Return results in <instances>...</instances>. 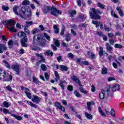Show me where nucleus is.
I'll list each match as a JSON object with an SVG mask.
<instances>
[{
    "mask_svg": "<svg viewBox=\"0 0 124 124\" xmlns=\"http://www.w3.org/2000/svg\"><path fill=\"white\" fill-rule=\"evenodd\" d=\"M0 80L9 82L12 80V76L6 73V72L2 68H0Z\"/></svg>",
    "mask_w": 124,
    "mask_h": 124,
    "instance_id": "1",
    "label": "nucleus"
},
{
    "mask_svg": "<svg viewBox=\"0 0 124 124\" xmlns=\"http://www.w3.org/2000/svg\"><path fill=\"white\" fill-rule=\"evenodd\" d=\"M71 78L72 80H73V81H74V82H76V83H77L80 86L79 91L80 92V93H83L84 94L86 95L89 93V91L85 89H84V88L82 87L81 82H79L80 80H79V78H77V77L75 76H73L72 77H71Z\"/></svg>",
    "mask_w": 124,
    "mask_h": 124,
    "instance_id": "2",
    "label": "nucleus"
},
{
    "mask_svg": "<svg viewBox=\"0 0 124 124\" xmlns=\"http://www.w3.org/2000/svg\"><path fill=\"white\" fill-rule=\"evenodd\" d=\"M34 43L39 44L41 46H44L46 44L45 40L42 38L41 35H36L33 37Z\"/></svg>",
    "mask_w": 124,
    "mask_h": 124,
    "instance_id": "3",
    "label": "nucleus"
},
{
    "mask_svg": "<svg viewBox=\"0 0 124 124\" xmlns=\"http://www.w3.org/2000/svg\"><path fill=\"white\" fill-rule=\"evenodd\" d=\"M92 11L93 14L91 12H90L91 19H95L96 20L100 19V16L99 15H101V12L98 10H95L94 8H92Z\"/></svg>",
    "mask_w": 124,
    "mask_h": 124,
    "instance_id": "4",
    "label": "nucleus"
},
{
    "mask_svg": "<svg viewBox=\"0 0 124 124\" xmlns=\"http://www.w3.org/2000/svg\"><path fill=\"white\" fill-rule=\"evenodd\" d=\"M18 36L21 38H22V37H24V38H22L21 40V45L23 47H28V45L27 44L28 39L26 38V37L27 36L26 33H25V32L23 31H21L18 32Z\"/></svg>",
    "mask_w": 124,
    "mask_h": 124,
    "instance_id": "5",
    "label": "nucleus"
},
{
    "mask_svg": "<svg viewBox=\"0 0 124 124\" xmlns=\"http://www.w3.org/2000/svg\"><path fill=\"white\" fill-rule=\"evenodd\" d=\"M111 93L110 90V87H108L106 91H102L99 94V97L100 99H104L106 97H108L109 95Z\"/></svg>",
    "mask_w": 124,
    "mask_h": 124,
    "instance_id": "6",
    "label": "nucleus"
},
{
    "mask_svg": "<svg viewBox=\"0 0 124 124\" xmlns=\"http://www.w3.org/2000/svg\"><path fill=\"white\" fill-rule=\"evenodd\" d=\"M22 12L23 15L24 16H27V17H30L31 16V8L27 6H24L22 8Z\"/></svg>",
    "mask_w": 124,
    "mask_h": 124,
    "instance_id": "7",
    "label": "nucleus"
},
{
    "mask_svg": "<svg viewBox=\"0 0 124 124\" xmlns=\"http://www.w3.org/2000/svg\"><path fill=\"white\" fill-rule=\"evenodd\" d=\"M9 26L8 27V30L11 31V32H17V30L15 29V24L16 22L13 20L8 21Z\"/></svg>",
    "mask_w": 124,
    "mask_h": 124,
    "instance_id": "8",
    "label": "nucleus"
},
{
    "mask_svg": "<svg viewBox=\"0 0 124 124\" xmlns=\"http://www.w3.org/2000/svg\"><path fill=\"white\" fill-rule=\"evenodd\" d=\"M51 14L53 16L57 17L58 15L62 14V11L57 9L56 8H52L50 10Z\"/></svg>",
    "mask_w": 124,
    "mask_h": 124,
    "instance_id": "9",
    "label": "nucleus"
},
{
    "mask_svg": "<svg viewBox=\"0 0 124 124\" xmlns=\"http://www.w3.org/2000/svg\"><path fill=\"white\" fill-rule=\"evenodd\" d=\"M11 68L14 71H15L16 74L19 75V73H20V66L18 64L12 65Z\"/></svg>",
    "mask_w": 124,
    "mask_h": 124,
    "instance_id": "10",
    "label": "nucleus"
},
{
    "mask_svg": "<svg viewBox=\"0 0 124 124\" xmlns=\"http://www.w3.org/2000/svg\"><path fill=\"white\" fill-rule=\"evenodd\" d=\"M31 99L32 102L36 104H38V103L41 101V98L36 95H33Z\"/></svg>",
    "mask_w": 124,
    "mask_h": 124,
    "instance_id": "11",
    "label": "nucleus"
},
{
    "mask_svg": "<svg viewBox=\"0 0 124 124\" xmlns=\"http://www.w3.org/2000/svg\"><path fill=\"white\" fill-rule=\"evenodd\" d=\"M6 43L4 42L3 44L0 45V54H2L3 51L7 50V47H6Z\"/></svg>",
    "mask_w": 124,
    "mask_h": 124,
    "instance_id": "12",
    "label": "nucleus"
},
{
    "mask_svg": "<svg viewBox=\"0 0 124 124\" xmlns=\"http://www.w3.org/2000/svg\"><path fill=\"white\" fill-rule=\"evenodd\" d=\"M55 106L57 108H58L59 110H62V111H65V108H64V107L61 105V103H60L59 102H56L55 103Z\"/></svg>",
    "mask_w": 124,
    "mask_h": 124,
    "instance_id": "13",
    "label": "nucleus"
},
{
    "mask_svg": "<svg viewBox=\"0 0 124 124\" xmlns=\"http://www.w3.org/2000/svg\"><path fill=\"white\" fill-rule=\"evenodd\" d=\"M17 9H19V7H18V6H15V7L13 8V11L14 13L19 16L21 18H24L23 16H22V15L20 13V12L18 13V11H17Z\"/></svg>",
    "mask_w": 124,
    "mask_h": 124,
    "instance_id": "14",
    "label": "nucleus"
},
{
    "mask_svg": "<svg viewBox=\"0 0 124 124\" xmlns=\"http://www.w3.org/2000/svg\"><path fill=\"white\" fill-rule=\"evenodd\" d=\"M110 87V90H111L112 92H116V91H119L120 89V85L116 84L113 85L111 87L108 86Z\"/></svg>",
    "mask_w": 124,
    "mask_h": 124,
    "instance_id": "15",
    "label": "nucleus"
},
{
    "mask_svg": "<svg viewBox=\"0 0 124 124\" xmlns=\"http://www.w3.org/2000/svg\"><path fill=\"white\" fill-rule=\"evenodd\" d=\"M59 85L62 90H64V85H66V81L65 80H60Z\"/></svg>",
    "mask_w": 124,
    "mask_h": 124,
    "instance_id": "16",
    "label": "nucleus"
},
{
    "mask_svg": "<svg viewBox=\"0 0 124 124\" xmlns=\"http://www.w3.org/2000/svg\"><path fill=\"white\" fill-rule=\"evenodd\" d=\"M116 10L118 11L120 16L121 17H124V14L123 11L122 10V9L120 7H117Z\"/></svg>",
    "mask_w": 124,
    "mask_h": 124,
    "instance_id": "17",
    "label": "nucleus"
},
{
    "mask_svg": "<svg viewBox=\"0 0 124 124\" xmlns=\"http://www.w3.org/2000/svg\"><path fill=\"white\" fill-rule=\"evenodd\" d=\"M92 24H93V25H96V28H98V26L100 25V29H102L103 28V25H102V24H100V22L95 21H92Z\"/></svg>",
    "mask_w": 124,
    "mask_h": 124,
    "instance_id": "18",
    "label": "nucleus"
},
{
    "mask_svg": "<svg viewBox=\"0 0 124 124\" xmlns=\"http://www.w3.org/2000/svg\"><path fill=\"white\" fill-rule=\"evenodd\" d=\"M106 46L108 52H109V53H111V51H112V50H113V47H111V46L108 43L106 44Z\"/></svg>",
    "mask_w": 124,
    "mask_h": 124,
    "instance_id": "19",
    "label": "nucleus"
},
{
    "mask_svg": "<svg viewBox=\"0 0 124 124\" xmlns=\"http://www.w3.org/2000/svg\"><path fill=\"white\" fill-rule=\"evenodd\" d=\"M27 103H28V105H30L31 107H34V108H37L38 106L37 105L33 104V103L29 101H26Z\"/></svg>",
    "mask_w": 124,
    "mask_h": 124,
    "instance_id": "20",
    "label": "nucleus"
},
{
    "mask_svg": "<svg viewBox=\"0 0 124 124\" xmlns=\"http://www.w3.org/2000/svg\"><path fill=\"white\" fill-rule=\"evenodd\" d=\"M51 7H45L44 9H43V13L45 14H47V13L48 12V11H51Z\"/></svg>",
    "mask_w": 124,
    "mask_h": 124,
    "instance_id": "21",
    "label": "nucleus"
},
{
    "mask_svg": "<svg viewBox=\"0 0 124 124\" xmlns=\"http://www.w3.org/2000/svg\"><path fill=\"white\" fill-rule=\"evenodd\" d=\"M85 115L88 120H93V115H92V114L88 112H85Z\"/></svg>",
    "mask_w": 124,
    "mask_h": 124,
    "instance_id": "22",
    "label": "nucleus"
},
{
    "mask_svg": "<svg viewBox=\"0 0 124 124\" xmlns=\"http://www.w3.org/2000/svg\"><path fill=\"white\" fill-rule=\"evenodd\" d=\"M98 111L99 113L101 114V116H103V117H106V115L104 112H103V111H102V109H101V107L98 108Z\"/></svg>",
    "mask_w": 124,
    "mask_h": 124,
    "instance_id": "23",
    "label": "nucleus"
},
{
    "mask_svg": "<svg viewBox=\"0 0 124 124\" xmlns=\"http://www.w3.org/2000/svg\"><path fill=\"white\" fill-rule=\"evenodd\" d=\"M11 116L12 117H14V118H15V119H16L18 121H21V120H22V117H21V116H16V115L13 114H12Z\"/></svg>",
    "mask_w": 124,
    "mask_h": 124,
    "instance_id": "24",
    "label": "nucleus"
},
{
    "mask_svg": "<svg viewBox=\"0 0 124 124\" xmlns=\"http://www.w3.org/2000/svg\"><path fill=\"white\" fill-rule=\"evenodd\" d=\"M87 56H88V57H91V58H92V59H94L95 57V55H94V54H93V52L91 51H89L88 52Z\"/></svg>",
    "mask_w": 124,
    "mask_h": 124,
    "instance_id": "25",
    "label": "nucleus"
},
{
    "mask_svg": "<svg viewBox=\"0 0 124 124\" xmlns=\"http://www.w3.org/2000/svg\"><path fill=\"white\" fill-rule=\"evenodd\" d=\"M53 41L54 42V44L57 46V47H59L60 46V42H59V40H58V39L54 38Z\"/></svg>",
    "mask_w": 124,
    "mask_h": 124,
    "instance_id": "26",
    "label": "nucleus"
},
{
    "mask_svg": "<svg viewBox=\"0 0 124 124\" xmlns=\"http://www.w3.org/2000/svg\"><path fill=\"white\" fill-rule=\"evenodd\" d=\"M13 44H14L13 41H12L11 40L9 41L8 46H9V48H10V49H12V48H13Z\"/></svg>",
    "mask_w": 124,
    "mask_h": 124,
    "instance_id": "27",
    "label": "nucleus"
},
{
    "mask_svg": "<svg viewBox=\"0 0 124 124\" xmlns=\"http://www.w3.org/2000/svg\"><path fill=\"white\" fill-rule=\"evenodd\" d=\"M69 12L71 15V17H73L74 15H76V11L75 10H70Z\"/></svg>",
    "mask_w": 124,
    "mask_h": 124,
    "instance_id": "28",
    "label": "nucleus"
},
{
    "mask_svg": "<svg viewBox=\"0 0 124 124\" xmlns=\"http://www.w3.org/2000/svg\"><path fill=\"white\" fill-rule=\"evenodd\" d=\"M3 106L5 108H8L9 106H10V104L7 101H4L3 103Z\"/></svg>",
    "mask_w": 124,
    "mask_h": 124,
    "instance_id": "29",
    "label": "nucleus"
},
{
    "mask_svg": "<svg viewBox=\"0 0 124 124\" xmlns=\"http://www.w3.org/2000/svg\"><path fill=\"white\" fill-rule=\"evenodd\" d=\"M60 68L62 70V71H67L68 68L67 67L64 65H60Z\"/></svg>",
    "mask_w": 124,
    "mask_h": 124,
    "instance_id": "30",
    "label": "nucleus"
},
{
    "mask_svg": "<svg viewBox=\"0 0 124 124\" xmlns=\"http://www.w3.org/2000/svg\"><path fill=\"white\" fill-rule=\"evenodd\" d=\"M71 37V34H67L66 35V38H65L66 41H67V42L70 41Z\"/></svg>",
    "mask_w": 124,
    "mask_h": 124,
    "instance_id": "31",
    "label": "nucleus"
},
{
    "mask_svg": "<svg viewBox=\"0 0 124 124\" xmlns=\"http://www.w3.org/2000/svg\"><path fill=\"white\" fill-rule=\"evenodd\" d=\"M21 4H22V5H29V4H30V1L28 0H25L22 2Z\"/></svg>",
    "mask_w": 124,
    "mask_h": 124,
    "instance_id": "32",
    "label": "nucleus"
},
{
    "mask_svg": "<svg viewBox=\"0 0 124 124\" xmlns=\"http://www.w3.org/2000/svg\"><path fill=\"white\" fill-rule=\"evenodd\" d=\"M74 94L77 96V97H81V94L78 92L77 91H75L74 92Z\"/></svg>",
    "mask_w": 124,
    "mask_h": 124,
    "instance_id": "33",
    "label": "nucleus"
},
{
    "mask_svg": "<svg viewBox=\"0 0 124 124\" xmlns=\"http://www.w3.org/2000/svg\"><path fill=\"white\" fill-rule=\"evenodd\" d=\"M31 48L32 50L35 51V50H37V45L34 46V44H33V45H31Z\"/></svg>",
    "mask_w": 124,
    "mask_h": 124,
    "instance_id": "34",
    "label": "nucleus"
},
{
    "mask_svg": "<svg viewBox=\"0 0 124 124\" xmlns=\"http://www.w3.org/2000/svg\"><path fill=\"white\" fill-rule=\"evenodd\" d=\"M102 74H107V68L103 67L102 70Z\"/></svg>",
    "mask_w": 124,
    "mask_h": 124,
    "instance_id": "35",
    "label": "nucleus"
},
{
    "mask_svg": "<svg viewBox=\"0 0 124 124\" xmlns=\"http://www.w3.org/2000/svg\"><path fill=\"white\" fill-rule=\"evenodd\" d=\"M53 28L55 31V33H59V28H58V26L57 25H54Z\"/></svg>",
    "mask_w": 124,
    "mask_h": 124,
    "instance_id": "36",
    "label": "nucleus"
},
{
    "mask_svg": "<svg viewBox=\"0 0 124 124\" xmlns=\"http://www.w3.org/2000/svg\"><path fill=\"white\" fill-rule=\"evenodd\" d=\"M44 35L45 37H46V39L48 40V41H50L51 40V38L50 37V36L48 35V34H47V33H44Z\"/></svg>",
    "mask_w": 124,
    "mask_h": 124,
    "instance_id": "37",
    "label": "nucleus"
},
{
    "mask_svg": "<svg viewBox=\"0 0 124 124\" xmlns=\"http://www.w3.org/2000/svg\"><path fill=\"white\" fill-rule=\"evenodd\" d=\"M54 74L55 75V77L56 78V81H58V80H59L60 79V75H59V74L58 73V72L54 71Z\"/></svg>",
    "mask_w": 124,
    "mask_h": 124,
    "instance_id": "38",
    "label": "nucleus"
},
{
    "mask_svg": "<svg viewBox=\"0 0 124 124\" xmlns=\"http://www.w3.org/2000/svg\"><path fill=\"white\" fill-rule=\"evenodd\" d=\"M99 48H100V51H99V56H100V57H102V56H103V48L101 46H100Z\"/></svg>",
    "mask_w": 124,
    "mask_h": 124,
    "instance_id": "39",
    "label": "nucleus"
},
{
    "mask_svg": "<svg viewBox=\"0 0 124 124\" xmlns=\"http://www.w3.org/2000/svg\"><path fill=\"white\" fill-rule=\"evenodd\" d=\"M110 13L112 17H114L115 18H118V16L117 15V14H116V13H115V12H114V11H111Z\"/></svg>",
    "mask_w": 124,
    "mask_h": 124,
    "instance_id": "40",
    "label": "nucleus"
},
{
    "mask_svg": "<svg viewBox=\"0 0 124 124\" xmlns=\"http://www.w3.org/2000/svg\"><path fill=\"white\" fill-rule=\"evenodd\" d=\"M33 82L35 83V84H39V81L36 79V78L35 77H33Z\"/></svg>",
    "mask_w": 124,
    "mask_h": 124,
    "instance_id": "41",
    "label": "nucleus"
},
{
    "mask_svg": "<svg viewBox=\"0 0 124 124\" xmlns=\"http://www.w3.org/2000/svg\"><path fill=\"white\" fill-rule=\"evenodd\" d=\"M3 112L4 114H11V113H10L9 112V110L7 109L6 108H3Z\"/></svg>",
    "mask_w": 124,
    "mask_h": 124,
    "instance_id": "42",
    "label": "nucleus"
},
{
    "mask_svg": "<svg viewBox=\"0 0 124 124\" xmlns=\"http://www.w3.org/2000/svg\"><path fill=\"white\" fill-rule=\"evenodd\" d=\"M36 56H37V57H39V58H41V59H42V60H43V62H45V59H43V56L42 55V54H39L38 53L36 54Z\"/></svg>",
    "mask_w": 124,
    "mask_h": 124,
    "instance_id": "43",
    "label": "nucleus"
},
{
    "mask_svg": "<svg viewBox=\"0 0 124 124\" xmlns=\"http://www.w3.org/2000/svg\"><path fill=\"white\" fill-rule=\"evenodd\" d=\"M87 105L88 110H92V108H91V105H92V103H91V102H88L87 103Z\"/></svg>",
    "mask_w": 124,
    "mask_h": 124,
    "instance_id": "44",
    "label": "nucleus"
},
{
    "mask_svg": "<svg viewBox=\"0 0 124 124\" xmlns=\"http://www.w3.org/2000/svg\"><path fill=\"white\" fill-rule=\"evenodd\" d=\"M46 54L47 56H53V52L51 51L50 50H47Z\"/></svg>",
    "mask_w": 124,
    "mask_h": 124,
    "instance_id": "45",
    "label": "nucleus"
},
{
    "mask_svg": "<svg viewBox=\"0 0 124 124\" xmlns=\"http://www.w3.org/2000/svg\"><path fill=\"white\" fill-rule=\"evenodd\" d=\"M42 70H43V71H46V70H47V67H46V66L45 65V64H42L41 66Z\"/></svg>",
    "mask_w": 124,
    "mask_h": 124,
    "instance_id": "46",
    "label": "nucleus"
},
{
    "mask_svg": "<svg viewBox=\"0 0 124 124\" xmlns=\"http://www.w3.org/2000/svg\"><path fill=\"white\" fill-rule=\"evenodd\" d=\"M114 47L115 48H118L119 49H121V48H123V46H122V45H121L120 44H116L114 45Z\"/></svg>",
    "mask_w": 124,
    "mask_h": 124,
    "instance_id": "47",
    "label": "nucleus"
},
{
    "mask_svg": "<svg viewBox=\"0 0 124 124\" xmlns=\"http://www.w3.org/2000/svg\"><path fill=\"white\" fill-rule=\"evenodd\" d=\"M39 31H40V30H39V29H35L32 31V33H33V34H35V33H37V32H39Z\"/></svg>",
    "mask_w": 124,
    "mask_h": 124,
    "instance_id": "48",
    "label": "nucleus"
},
{
    "mask_svg": "<svg viewBox=\"0 0 124 124\" xmlns=\"http://www.w3.org/2000/svg\"><path fill=\"white\" fill-rule=\"evenodd\" d=\"M110 115H111V116H112L113 117H115L116 115V112H115V110H114V109H111L110 111Z\"/></svg>",
    "mask_w": 124,
    "mask_h": 124,
    "instance_id": "49",
    "label": "nucleus"
},
{
    "mask_svg": "<svg viewBox=\"0 0 124 124\" xmlns=\"http://www.w3.org/2000/svg\"><path fill=\"white\" fill-rule=\"evenodd\" d=\"M73 57H74V55L72 53H68L67 58H68V59H69L70 58L72 59V58H73Z\"/></svg>",
    "mask_w": 124,
    "mask_h": 124,
    "instance_id": "50",
    "label": "nucleus"
},
{
    "mask_svg": "<svg viewBox=\"0 0 124 124\" xmlns=\"http://www.w3.org/2000/svg\"><path fill=\"white\" fill-rule=\"evenodd\" d=\"M76 114V118H78L79 120H82V116L80 115H79L77 113V112H75Z\"/></svg>",
    "mask_w": 124,
    "mask_h": 124,
    "instance_id": "51",
    "label": "nucleus"
},
{
    "mask_svg": "<svg viewBox=\"0 0 124 124\" xmlns=\"http://www.w3.org/2000/svg\"><path fill=\"white\" fill-rule=\"evenodd\" d=\"M27 96L28 97V98H29V99H31V93L30 92H28L27 93H25Z\"/></svg>",
    "mask_w": 124,
    "mask_h": 124,
    "instance_id": "52",
    "label": "nucleus"
},
{
    "mask_svg": "<svg viewBox=\"0 0 124 124\" xmlns=\"http://www.w3.org/2000/svg\"><path fill=\"white\" fill-rule=\"evenodd\" d=\"M64 29H65L64 26H62V31L61 32V35H63L64 33Z\"/></svg>",
    "mask_w": 124,
    "mask_h": 124,
    "instance_id": "53",
    "label": "nucleus"
},
{
    "mask_svg": "<svg viewBox=\"0 0 124 124\" xmlns=\"http://www.w3.org/2000/svg\"><path fill=\"white\" fill-rule=\"evenodd\" d=\"M67 90L70 91H73V86H72L71 85L68 86Z\"/></svg>",
    "mask_w": 124,
    "mask_h": 124,
    "instance_id": "54",
    "label": "nucleus"
},
{
    "mask_svg": "<svg viewBox=\"0 0 124 124\" xmlns=\"http://www.w3.org/2000/svg\"><path fill=\"white\" fill-rule=\"evenodd\" d=\"M2 8L3 10H5L6 11H7L9 9V8L6 6H2Z\"/></svg>",
    "mask_w": 124,
    "mask_h": 124,
    "instance_id": "55",
    "label": "nucleus"
},
{
    "mask_svg": "<svg viewBox=\"0 0 124 124\" xmlns=\"http://www.w3.org/2000/svg\"><path fill=\"white\" fill-rule=\"evenodd\" d=\"M6 89L9 91V92H12V88H11V87L10 86L8 85L6 87Z\"/></svg>",
    "mask_w": 124,
    "mask_h": 124,
    "instance_id": "56",
    "label": "nucleus"
},
{
    "mask_svg": "<svg viewBox=\"0 0 124 124\" xmlns=\"http://www.w3.org/2000/svg\"><path fill=\"white\" fill-rule=\"evenodd\" d=\"M112 59H115V56H113L112 55H109L108 56V61H109V62L111 61V60H112Z\"/></svg>",
    "mask_w": 124,
    "mask_h": 124,
    "instance_id": "57",
    "label": "nucleus"
},
{
    "mask_svg": "<svg viewBox=\"0 0 124 124\" xmlns=\"http://www.w3.org/2000/svg\"><path fill=\"white\" fill-rule=\"evenodd\" d=\"M71 32L74 36L76 35V32L73 29L71 30Z\"/></svg>",
    "mask_w": 124,
    "mask_h": 124,
    "instance_id": "58",
    "label": "nucleus"
},
{
    "mask_svg": "<svg viewBox=\"0 0 124 124\" xmlns=\"http://www.w3.org/2000/svg\"><path fill=\"white\" fill-rule=\"evenodd\" d=\"M45 77L46 79V80H48L49 79V75L47 73H45Z\"/></svg>",
    "mask_w": 124,
    "mask_h": 124,
    "instance_id": "59",
    "label": "nucleus"
},
{
    "mask_svg": "<svg viewBox=\"0 0 124 124\" xmlns=\"http://www.w3.org/2000/svg\"><path fill=\"white\" fill-rule=\"evenodd\" d=\"M114 80H116L115 79V78H113V77H109L108 78V81H114Z\"/></svg>",
    "mask_w": 124,
    "mask_h": 124,
    "instance_id": "60",
    "label": "nucleus"
},
{
    "mask_svg": "<svg viewBox=\"0 0 124 124\" xmlns=\"http://www.w3.org/2000/svg\"><path fill=\"white\" fill-rule=\"evenodd\" d=\"M98 6L100 8H104V6L100 3H98Z\"/></svg>",
    "mask_w": 124,
    "mask_h": 124,
    "instance_id": "61",
    "label": "nucleus"
},
{
    "mask_svg": "<svg viewBox=\"0 0 124 124\" xmlns=\"http://www.w3.org/2000/svg\"><path fill=\"white\" fill-rule=\"evenodd\" d=\"M39 28L40 29V30L42 31H44L45 29H44V27H43V25H40L39 26Z\"/></svg>",
    "mask_w": 124,
    "mask_h": 124,
    "instance_id": "62",
    "label": "nucleus"
},
{
    "mask_svg": "<svg viewBox=\"0 0 124 124\" xmlns=\"http://www.w3.org/2000/svg\"><path fill=\"white\" fill-rule=\"evenodd\" d=\"M105 30L106 31H110L111 30V28H109V27H105Z\"/></svg>",
    "mask_w": 124,
    "mask_h": 124,
    "instance_id": "63",
    "label": "nucleus"
},
{
    "mask_svg": "<svg viewBox=\"0 0 124 124\" xmlns=\"http://www.w3.org/2000/svg\"><path fill=\"white\" fill-rule=\"evenodd\" d=\"M77 4L78 6H80L81 5V0H78Z\"/></svg>",
    "mask_w": 124,
    "mask_h": 124,
    "instance_id": "64",
    "label": "nucleus"
}]
</instances>
